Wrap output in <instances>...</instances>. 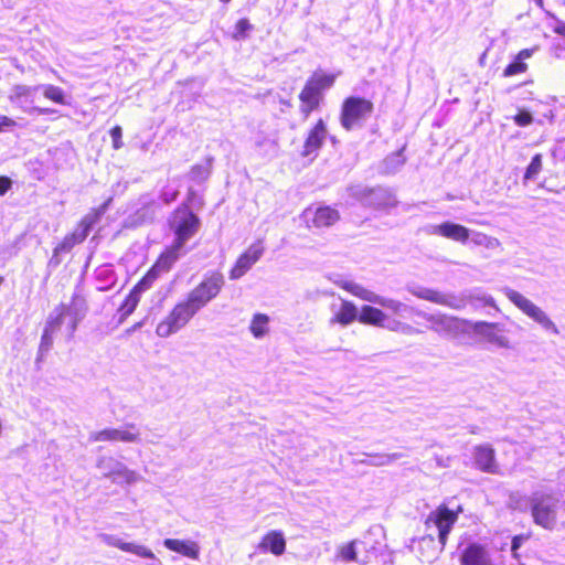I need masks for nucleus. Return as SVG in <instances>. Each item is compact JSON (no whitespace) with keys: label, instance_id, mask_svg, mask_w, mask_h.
I'll return each instance as SVG.
<instances>
[{"label":"nucleus","instance_id":"nucleus-15","mask_svg":"<svg viewBox=\"0 0 565 565\" xmlns=\"http://www.w3.org/2000/svg\"><path fill=\"white\" fill-rule=\"evenodd\" d=\"M458 513L449 510L446 505L438 507L431 511L426 520V525H434L438 531L439 542L445 545L448 533L457 522Z\"/></svg>","mask_w":565,"mask_h":565},{"label":"nucleus","instance_id":"nucleus-16","mask_svg":"<svg viewBox=\"0 0 565 565\" xmlns=\"http://www.w3.org/2000/svg\"><path fill=\"white\" fill-rule=\"evenodd\" d=\"M264 253L263 245L258 243L252 244L236 260L230 271V279L236 280L243 277L262 257Z\"/></svg>","mask_w":565,"mask_h":565},{"label":"nucleus","instance_id":"nucleus-48","mask_svg":"<svg viewBox=\"0 0 565 565\" xmlns=\"http://www.w3.org/2000/svg\"><path fill=\"white\" fill-rule=\"evenodd\" d=\"M178 196V191H172V192H167L164 191L162 194H161V199L162 201L166 203V204H169L171 203L172 201H174Z\"/></svg>","mask_w":565,"mask_h":565},{"label":"nucleus","instance_id":"nucleus-32","mask_svg":"<svg viewBox=\"0 0 565 565\" xmlns=\"http://www.w3.org/2000/svg\"><path fill=\"white\" fill-rule=\"evenodd\" d=\"M269 318L264 313H256L250 321L249 331L256 339H260L268 333Z\"/></svg>","mask_w":565,"mask_h":565},{"label":"nucleus","instance_id":"nucleus-41","mask_svg":"<svg viewBox=\"0 0 565 565\" xmlns=\"http://www.w3.org/2000/svg\"><path fill=\"white\" fill-rule=\"evenodd\" d=\"M401 457L398 454H384V455H377L374 457L373 465L375 466H385L394 462Z\"/></svg>","mask_w":565,"mask_h":565},{"label":"nucleus","instance_id":"nucleus-37","mask_svg":"<svg viewBox=\"0 0 565 565\" xmlns=\"http://www.w3.org/2000/svg\"><path fill=\"white\" fill-rule=\"evenodd\" d=\"M355 541H352L339 548L338 556L343 561H355L356 552H355Z\"/></svg>","mask_w":565,"mask_h":565},{"label":"nucleus","instance_id":"nucleus-34","mask_svg":"<svg viewBox=\"0 0 565 565\" xmlns=\"http://www.w3.org/2000/svg\"><path fill=\"white\" fill-rule=\"evenodd\" d=\"M541 170H542V154L537 153L532 158L529 167L526 168V171L524 173V182L536 179V177L541 172Z\"/></svg>","mask_w":565,"mask_h":565},{"label":"nucleus","instance_id":"nucleus-40","mask_svg":"<svg viewBox=\"0 0 565 565\" xmlns=\"http://www.w3.org/2000/svg\"><path fill=\"white\" fill-rule=\"evenodd\" d=\"M210 174L207 166H195L191 170V178L196 181L205 180Z\"/></svg>","mask_w":565,"mask_h":565},{"label":"nucleus","instance_id":"nucleus-51","mask_svg":"<svg viewBox=\"0 0 565 565\" xmlns=\"http://www.w3.org/2000/svg\"><path fill=\"white\" fill-rule=\"evenodd\" d=\"M554 32L565 38V22L557 20L556 25L554 26Z\"/></svg>","mask_w":565,"mask_h":565},{"label":"nucleus","instance_id":"nucleus-55","mask_svg":"<svg viewBox=\"0 0 565 565\" xmlns=\"http://www.w3.org/2000/svg\"><path fill=\"white\" fill-rule=\"evenodd\" d=\"M537 4H539V6H542V0H537Z\"/></svg>","mask_w":565,"mask_h":565},{"label":"nucleus","instance_id":"nucleus-6","mask_svg":"<svg viewBox=\"0 0 565 565\" xmlns=\"http://www.w3.org/2000/svg\"><path fill=\"white\" fill-rule=\"evenodd\" d=\"M374 105L362 97H348L341 108L340 121L345 130H352L366 120L373 113Z\"/></svg>","mask_w":565,"mask_h":565},{"label":"nucleus","instance_id":"nucleus-39","mask_svg":"<svg viewBox=\"0 0 565 565\" xmlns=\"http://www.w3.org/2000/svg\"><path fill=\"white\" fill-rule=\"evenodd\" d=\"M385 327L391 331L402 332L404 334H412L415 332V329L412 326L397 320L390 321V323L385 324Z\"/></svg>","mask_w":565,"mask_h":565},{"label":"nucleus","instance_id":"nucleus-43","mask_svg":"<svg viewBox=\"0 0 565 565\" xmlns=\"http://www.w3.org/2000/svg\"><path fill=\"white\" fill-rule=\"evenodd\" d=\"M110 136H111V139H113V147H114V149H116V150L120 149L122 147V140H121L122 130H121V127L115 126L110 130Z\"/></svg>","mask_w":565,"mask_h":565},{"label":"nucleus","instance_id":"nucleus-10","mask_svg":"<svg viewBox=\"0 0 565 565\" xmlns=\"http://www.w3.org/2000/svg\"><path fill=\"white\" fill-rule=\"evenodd\" d=\"M97 468L105 478L118 484H134L142 479L138 472L114 457H100L97 460Z\"/></svg>","mask_w":565,"mask_h":565},{"label":"nucleus","instance_id":"nucleus-8","mask_svg":"<svg viewBox=\"0 0 565 565\" xmlns=\"http://www.w3.org/2000/svg\"><path fill=\"white\" fill-rule=\"evenodd\" d=\"M416 315L424 318L430 323L429 329L450 337H459L468 332L469 320L460 319L458 317L447 316L445 313H427L416 311Z\"/></svg>","mask_w":565,"mask_h":565},{"label":"nucleus","instance_id":"nucleus-2","mask_svg":"<svg viewBox=\"0 0 565 565\" xmlns=\"http://www.w3.org/2000/svg\"><path fill=\"white\" fill-rule=\"evenodd\" d=\"M200 225V218L188 205H181L172 213L169 226L175 238L173 244L156 262V270L168 271L171 268L182 255L184 244L198 233Z\"/></svg>","mask_w":565,"mask_h":565},{"label":"nucleus","instance_id":"nucleus-11","mask_svg":"<svg viewBox=\"0 0 565 565\" xmlns=\"http://www.w3.org/2000/svg\"><path fill=\"white\" fill-rule=\"evenodd\" d=\"M481 342L491 344L499 349H511V341L505 334V329L500 323L477 321L468 326Z\"/></svg>","mask_w":565,"mask_h":565},{"label":"nucleus","instance_id":"nucleus-14","mask_svg":"<svg viewBox=\"0 0 565 565\" xmlns=\"http://www.w3.org/2000/svg\"><path fill=\"white\" fill-rule=\"evenodd\" d=\"M408 291L419 299H424L437 305L446 306L448 308L460 310L467 305V301L461 296L451 294H443L438 290L424 288V287H408Z\"/></svg>","mask_w":565,"mask_h":565},{"label":"nucleus","instance_id":"nucleus-17","mask_svg":"<svg viewBox=\"0 0 565 565\" xmlns=\"http://www.w3.org/2000/svg\"><path fill=\"white\" fill-rule=\"evenodd\" d=\"M428 234L441 236L460 244H466L470 237L471 230L461 224L447 221L429 226Z\"/></svg>","mask_w":565,"mask_h":565},{"label":"nucleus","instance_id":"nucleus-12","mask_svg":"<svg viewBox=\"0 0 565 565\" xmlns=\"http://www.w3.org/2000/svg\"><path fill=\"white\" fill-rule=\"evenodd\" d=\"M351 193L364 205L374 209H390L396 206L397 204V200L393 192L383 188L367 189L355 186L351 188Z\"/></svg>","mask_w":565,"mask_h":565},{"label":"nucleus","instance_id":"nucleus-20","mask_svg":"<svg viewBox=\"0 0 565 565\" xmlns=\"http://www.w3.org/2000/svg\"><path fill=\"white\" fill-rule=\"evenodd\" d=\"M99 537L108 546L117 547L124 552H129L143 558H156L152 551L143 545L132 542H124L121 539L111 534H100Z\"/></svg>","mask_w":565,"mask_h":565},{"label":"nucleus","instance_id":"nucleus-13","mask_svg":"<svg viewBox=\"0 0 565 565\" xmlns=\"http://www.w3.org/2000/svg\"><path fill=\"white\" fill-rule=\"evenodd\" d=\"M90 441H121L138 444L141 441V434L138 427L130 423L117 428H105L89 435Z\"/></svg>","mask_w":565,"mask_h":565},{"label":"nucleus","instance_id":"nucleus-26","mask_svg":"<svg viewBox=\"0 0 565 565\" xmlns=\"http://www.w3.org/2000/svg\"><path fill=\"white\" fill-rule=\"evenodd\" d=\"M462 565H493L487 550L478 544L469 545L461 556Z\"/></svg>","mask_w":565,"mask_h":565},{"label":"nucleus","instance_id":"nucleus-35","mask_svg":"<svg viewBox=\"0 0 565 565\" xmlns=\"http://www.w3.org/2000/svg\"><path fill=\"white\" fill-rule=\"evenodd\" d=\"M39 89V87H31V86H26V85H15L12 89H11V94H10V100L11 102H19L22 97H28L30 95H32L34 92H36Z\"/></svg>","mask_w":565,"mask_h":565},{"label":"nucleus","instance_id":"nucleus-28","mask_svg":"<svg viewBox=\"0 0 565 565\" xmlns=\"http://www.w3.org/2000/svg\"><path fill=\"white\" fill-rule=\"evenodd\" d=\"M387 316L384 311L372 306H363L359 316V321L364 324L375 327H385Z\"/></svg>","mask_w":565,"mask_h":565},{"label":"nucleus","instance_id":"nucleus-49","mask_svg":"<svg viewBox=\"0 0 565 565\" xmlns=\"http://www.w3.org/2000/svg\"><path fill=\"white\" fill-rule=\"evenodd\" d=\"M523 536H515L513 537L512 540V546H511V550L513 552V556L516 558L518 557V554H516V551L518 548L521 546L522 542H523Z\"/></svg>","mask_w":565,"mask_h":565},{"label":"nucleus","instance_id":"nucleus-47","mask_svg":"<svg viewBox=\"0 0 565 565\" xmlns=\"http://www.w3.org/2000/svg\"><path fill=\"white\" fill-rule=\"evenodd\" d=\"M14 126V121L7 117V116H0V131H3L7 128H10Z\"/></svg>","mask_w":565,"mask_h":565},{"label":"nucleus","instance_id":"nucleus-5","mask_svg":"<svg viewBox=\"0 0 565 565\" xmlns=\"http://www.w3.org/2000/svg\"><path fill=\"white\" fill-rule=\"evenodd\" d=\"M339 286L342 289L349 291L353 296H355L364 301L380 305L381 307L390 310L393 315L401 316L405 311H414L415 313L417 311L414 308L408 307L407 305L403 303L399 300L382 297V296L364 288L363 286H361L356 282H353V281L343 280V281L339 282Z\"/></svg>","mask_w":565,"mask_h":565},{"label":"nucleus","instance_id":"nucleus-54","mask_svg":"<svg viewBox=\"0 0 565 565\" xmlns=\"http://www.w3.org/2000/svg\"><path fill=\"white\" fill-rule=\"evenodd\" d=\"M223 3H228L231 0H220Z\"/></svg>","mask_w":565,"mask_h":565},{"label":"nucleus","instance_id":"nucleus-38","mask_svg":"<svg viewBox=\"0 0 565 565\" xmlns=\"http://www.w3.org/2000/svg\"><path fill=\"white\" fill-rule=\"evenodd\" d=\"M526 70L527 65L524 62L516 60L505 67V70L503 71V75L505 77H510L516 74L524 73Z\"/></svg>","mask_w":565,"mask_h":565},{"label":"nucleus","instance_id":"nucleus-24","mask_svg":"<svg viewBox=\"0 0 565 565\" xmlns=\"http://www.w3.org/2000/svg\"><path fill=\"white\" fill-rule=\"evenodd\" d=\"M164 547L191 559H199L200 545L192 540L166 539Z\"/></svg>","mask_w":565,"mask_h":565},{"label":"nucleus","instance_id":"nucleus-19","mask_svg":"<svg viewBox=\"0 0 565 565\" xmlns=\"http://www.w3.org/2000/svg\"><path fill=\"white\" fill-rule=\"evenodd\" d=\"M166 271L167 270H156V264L152 266L148 274L138 282V285L134 287V289L127 296L124 303V309L126 310V313H131L135 310L140 300V294L147 290L151 286L152 281L161 273Z\"/></svg>","mask_w":565,"mask_h":565},{"label":"nucleus","instance_id":"nucleus-31","mask_svg":"<svg viewBox=\"0 0 565 565\" xmlns=\"http://www.w3.org/2000/svg\"><path fill=\"white\" fill-rule=\"evenodd\" d=\"M334 83V76L328 75L323 73H315L306 83L305 86L312 88L320 96H322V90L331 87Z\"/></svg>","mask_w":565,"mask_h":565},{"label":"nucleus","instance_id":"nucleus-3","mask_svg":"<svg viewBox=\"0 0 565 565\" xmlns=\"http://www.w3.org/2000/svg\"><path fill=\"white\" fill-rule=\"evenodd\" d=\"M504 296L526 317L537 323L545 332L554 335L559 334V329L551 317L532 300L526 298L521 292L505 287L503 289Z\"/></svg>","mask_w":565,"mask_h":565},{"label":"nucleus","instance_id":"nucleus-53","mask_svg":"<svg viewBox=\"0 0 565 565\" xmlns=\"http://www.w3.org/2000/svg\"><path fill=\"white\" fill-rule=\"evenodd\" d=\"M38 111H39L40 114H47L50 110H49V109H38Z\"/></svg>","mask_w":565,"mask_h":565},{"label":"nucleus","instance_id":"nucleus-18","mask_svg":"<svg viewBox=\"0 0 565 565\" xmlns=\"http://www.w3.org/2000/svg\"><path fill=\"white\" fill-rule=\"evenodd\" d=\"M472 456L475 466L481 471L493 475L499 472V466L492 446L488 444L476 446Z\"/></svg>","mask_w":565,"mask_h":565},{"label":"nucleus","instance_id":"nucleus-56","mask_svg":"<svg viewBox=\"0 0 565 565\" xmlns=\"http://www.w3.org/2000/svg\"><path fill=\"white\" fill-rule=\"evenodd\" d=\"M2 282V278L0 277V284Z\"/></svg>","mask_w":565,"mask_h":565},{"label":"nucleus","instance_id":"nucleus-42","mask_svg":"<svg viewBox=\"0 0 565 565\" xmlns=\"http://www.w3.org/2000/svg\"><path fill=\"white\" fill-rule=\"evenodd\" d=\"M76 245L75 242H73V238L67 235L64 237V239L54 248V254H61L70 252L74 246Z\"/></svg>","mask_w":565,"mask_h":565},{"label":"nucleus","instance_id":"nucleus-21","mask_svg":"<svg viewBox=\"0 0 565 565\" xmlns=\"http://www.w3.org/2000/svg\"><path fill=\"white\" fill-rule=\"evenodd\" d=\"M305 217L307 222L320 228L331 226L338 222L339 213L330 206H321L316 210H306Z\"/></svg>","mask_w":565,"mask_h":565},{"label":"nucleus","instance_id":"nucleus-23","mask_svg":"<svg viewBox=\"0 0 565 565\" xmlns=\"http://www.w3.org/2000/svg\"><path fill=\"white\" fill-rule=\"evenodd\" d=\"M257 548L264 553L270 552L276 556L282 555L286 550L284 533L277 530L267 532L258 543Z\"/></svg>","mask_w":565,"mask_h":565},{"label":"nucleus","instance_id":"nucleus-52","mask_svg":"<svg viewBox=\"0 0 565 565\" xmlns=\"http://www.w3.org/2000/svg\"><path fill=\"white\" fill-rule=\"evenodd\" d=\"M531 55H532V51L525 49V50H522L519 52V54L516 55V60L523 62V60L531 57Z\"/></svg>","mask_w":565,"mask_h":565},{"label":"nucleus","instance_id":"nucleus-9","mask_svg":"<svg viewBox=\"0 0 565 565\" xmlns=\"http://www.w3.org/2000/svg\"><path fill=\"white\" fill-rule=\"evenodd\" d=\"M223 286V275L220 273H213L191 290L186 299L192 303L196 311H199L220 294Z\"/></svg>","mask_w":565,"mask_h":565},{"label":"nucleus","instance_id":"nucleus-1","mask_svg":"<svg viewBox=\"0 0 565 565\" xmlns=\"http://www.w3.org/2000/svg\"><path fill=\"white\" fill-rule=\"evenodd\" d=\"M85 311V301L79 297H74L70 305L62 303L56 307L46 320L39 352L43 354L50 351L58 333L65 340H71Z\"/></svg>","mask_w":565,"mask_h":565},{"label":"nucleus","instance_id":"nucleus-22","mask_svg":"<svg viewBox=\"0 0 565 565\" xmlns=\"http://www.w3.org/2000/svg\"><path fill=\"white\" fill-rule=\"evenodd\" d=\"M327 134L326 122L320 118L308 132L303 145L302 156L308 157L318 151L323 145Z\"/></svg>","mask_w":565,"mask_h":565},{"label":"nucleus","instance_id":"nucleus-29","mask_svg":"<svg viewBox=\"0 0 565 565\" xmlns=\"http://www.w3.org/2000/svg\"><path fill=\"white\" fill-rule=\"evenodd\" d=\"M104 212V209L100 212H94L87 214L79 223L77 228L70 234L73 238V242L76 244L82 243L88 235L92 226L98 221L99 215Z\"/></svg>","mask_w":565,"mask_h":565},{"label":"nucleus","instance_id":"nucleus-36","mask_svg":"<svg viewBox=\"0 0 565 565\" xmlns=\"http://www.w3.org/2000/svg\"><path fill=\"white\" fill-rule=\"evenodd\" d=\"M404 163H405V159L402 154V151H398V152L392 154L391 157L386 158L385 162H384L385 170H386V172H390V173L396 171Z\"/></svg>","mask_w":565,"mask_h":565},{"label":"nucleus","instance_id":"nucleus-45","mask_svg":"<svg viewBox=\"0 0 565 565\" xmlns=\"http://www.w3.org/2000/svg\"><path fill=\"white\" fill-rule=\"evenodd\" d=\"M252 28L250 23L246 19H241L237 21L235 25V34L234 38L238 39L244 36L245 32Z\"/></svg>","mask_w":565,"mask_h":565},{"label":"nucleus","instance_id":"nucleus-30","mask_svg":"<svg viewBox=\"0 0 565 565\" xmlns=\"http://www.w3.org/2000/svg\"><path fill=\"white\" fill-rule=\"evenodd\" d=\"M469 239L475 246L483 247L489 250H495L502 246L501 242L497 237L479 231L471 230Z\"/></svg>","mask_w":565,"mask_h":565},{"label":"nucleus","instance_id":"nucleus-44","mask_svg":"<svg viewBox=\"0 0 565 565\" xmlns=\"http://www.w3.org/2000/svg\"><path fill=\"white\" fill-rule=\"evenodd\" d=\"M514 121L518 126L525 127L532 124L533 117L530 113L522 110L515 115Z\"/></svg>","mask_w":565,"mask_h":565},{"label":"nucleus","instance_id":"nucleus-27","mask_svg":"<svg viewBox=\"0 0 565 565\" xmlns=\"http://www.w3.org/2000/svg\"><path fill=\"white\" fill-rule=\"evenodd\" d=\"M299 99L301 103L300 113L303 118L307 119L309 115L319 107L322 96L316 90H312V88L305 86L299 94Z\"/></svg>","mask_w":565,"mask_h":565},{"label":"nucleus","instance_id":"nucleus-4","mask_svg":"<svg viewBox=\"0 0 565 565\" xmlns=\"http://www.w3.org/2000/svg\"><path fill=\"white\" fill-rule=\"evenodd\" d=\"M530 504L534 523L553 530L557 521L558 499L552 493L535 491L531 494Z\"/></svg>","mask_w":565,"mask_h":565},{"label":"nucleus","instance_id":"nucleus-33","mask_svg":"<svg viewBox=\"0 0 565 565\" xmlns=\"http://www.w3.org/2000/svg\"><path fill=\"white\" fill-rule=\"evenodd\" d=\"M38 87L42 88L45 98L57 104H66L64 92L60 87L54 85H43Z\"/></svg>","mask_w":565,"mask_h":565},{"label":"nucleus","instance_id":"nucleus-46","mask_svg":"<svg viewBox=\"0 0 565 565\" xmlns=\"http://www.w3.org/2000/svg\"><path fill=\"white\" fill-rule=\"evenodd\" d=\"M471 299L475 298V296H469ZM477 300L481 301L484 306H490L495 308V301L494 299L489 295H481L476 297Z\"/></svg>","mask_w":565,"mask_h":565},{"label":"nucleus","instance_id":"nucleus-50","mask_svg":"<svg viewBox=\"0 0 565 565\" xmlns=\"http://www.w3.org/2000/svg\"><path fill=\"white\" fill-rule=\"evenodd\" d=\"M11 185V181L6 177H0V194H4Z\"/></svg>","mask_w":565,"mask_h":565},{"label":"nucleus","instance_id":"nucleus-7","mask_svg":"<svg viewBox=\"0 0 565 565\" xmlns=\"http://www.w3.org/2000/svg\"><path fill=\"white\" fill-rule=\"evenodd\" d=\"M196 309L185 299L174 306L171 312L158 323L156 333L160 338H168L178 332L194 317Z\"/></svg>","mask_w":565,"mask_h":565},{"label":"nucleus","instance_id":"nucleus-25","mask_svg":"<svg viewBox=\"0 0 565 565\" xmlns=\"http://www.w3.org/2000/svg\"><path fill=\"white\" fill-rule=\"evenodd\" d=\"M332 311L333 316L330 319V324L348 326L359 319L356 306L348 300H342L338 308L333 305Z\"/></svg>","mask_w":565,"mask_h":565}]
</instances>
